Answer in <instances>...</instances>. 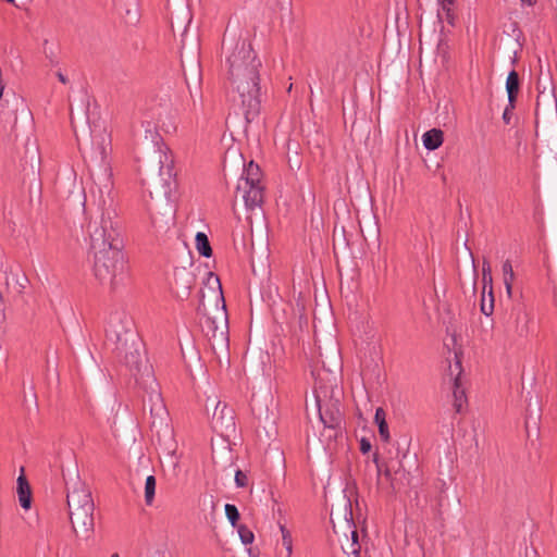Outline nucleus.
I'll return each mask as SVG.
<instances>
[{"instance_id": "11", "label": "nucleus", "mask_w": 557, "mask_h": 557, "mask_svg": "<svg viewBox=\"0 0 557 557\" xmlns=\"http://www.w3.org/2000/svg\"><path fill=\"white\" fill-rule=\"evenodd\" d=\"M226 407H223V409L220 411V414L218 416L216 412L214 413L213 421L214 425L222 430L228 431L234 430V420L231 411H227L225 414Z\"/></svg>"}, {"instance_id": "22", "label": "nucleus", "mask_w": 557, "mask_h": 557, "mask_svg": "<svg viewBox=\"0 0 557 557\" xmlns=\"http://www.w3.org/2000/svg\"><path fill=\"white\" fill-rule=\"evenodd\" d=\"M235 483H236L237 487H245L248 483V478H247L246 473H244L240 470H237L235 473Z\"/></svg>"}, {"instance_id": "28", "label": "nucleus", "mask_w": 557, "mask_h": 557, "mask_svg": "<svg viewBox=\"0 0 557 557\" xmlns=\"http://www.w3.org/2000/svg\"><path fill=\"white\" fill-rule=\"evenodd\" d=\"M57 75L61 83H63V84L67 83V78L61 72H59Z\"/></svg>"}, {"instance_id": "4", "label": "nucleus", "mask_w": 557, "mask_h": 557, "mask_svg": "<svg viewBox=\"0 0 557 557\" xmlns=\"http://www.w3.org/2000/svg\"><path fill=\"white\" fill-rule=\"evenodd\" d=\"M131 317L117 312L111 315L107 335L115 344L119 358L129 368L139 369L143 362L140 341L133 330Z\"/></svg>"}, {"instance_id": "8", "label": "nucleus", "mask_w": 557, "mask_h": 557, "mask_svg": "<svg viewBox=\"0 0 557 557\" xmlns=\"http://www.w3.org/2000/svg\"><path fill=\"white\" fill-rule=\"evenodd\" d=\"M150 389L151 391H150V395H149V400L151 403V407H150L151 414H153L154 417H158L162 420L163 417L166 414V410H165L163 400L161 398V394L158 391L157 386L156 387L151 386Z\"/></svg>"}, {"instance_id": "30", "label": "nucleus", "mask_w": 557, "mask_h": 557, "mask_svg": "<svg viewBox=\"0 0 557 557\" xmlns=\"http://www.w3.org/2000/svg\"><path fill=\"white\" fill-rule=\"evenodd\" d=\"M374 462L376 463L377 469L381 470V465L379 463L377 457L374 458Z\"/></svg>"}, {"instance_id": "18", "label": "nucleus", "mask_w": 557, "mask_h": 557, "mask_svg": "<svg viewBox=\"0 0 557 557\" xmlns=\"http://www.w3.org/2000/svg\"><path fill=\"white\" fill-rule=\"evenodd\" d=\"M225 515L228 521L233 527L236 525L237 521L239 520V512L235 505L226 504L225 505Z\"/></svg>"}, {"instance_id": "6", "label": "nucleus", "mask_w": 557, "mask_h": 557, "mask_svg": "<svg viewBox=\"0 0 557 557\" xmlns=\"http://www.w3.org/2000/svg\"><path fill=\"white\" fill-rule=\"evenodd\" d=\"M262 173L258 164L250 161L244 169L236 186V197H239L248 210L259 208L263 202Z\"/></svg>"}, {"instance_id": "27", "label": "nucleus", "mask_w": 557, "mask_h": 557, "mask_svg": "<svg viewBox=\"0 0 557 557\" xmlns=\"http://www.w3.org/2000/svg\"><path fill=\"white\" fill-rule=\"evenodd\" d=\"M171 190H172V189H171V186H170V184H168V185L165 186V188H164L163 196H164L165 198H169V197H170V194H171Z\"/></svg>"}, {"instance_id": "5", "label": "nucleus", "mask_w": 557, "mask_h": 557, "mask_svg": "<svg viewBox=\"0 0 557 557\" xmlns=\"http://www.w3.org/2000/svg\"><path fill=\"white\" fill-rule=\"evenodd\" d=\"M69 515L73 531L77 536L89 539L94 532L95 504L89 488L77 482L67 493Z\"/></svg>"}, {"instance_id": "23", "label": "nucleus", "mask_w": 557, "mask_h": 557, "mask_svg": "<svg viewBox=\"0 0 557 557\" xmlns=\"http://www.w3.org/2000/svg\"><path fill=\"white\" fill-rule=\"evenodd\" d=\"M482 275H483V282L484 284H491L492 283V273H491V267L487 261L483 262V269H482Z\"/></svg>"}, {"instance_id": "20", "label": "nucleus", "mask_w": 557, "mask_h": 557, "mask_svg": "<svg viewBox=\"0 0 557 557\" xmlns=\"http://www.w3.org/2000/svg\"><path fill=\"white\" fill-rule=\"evenodd\" d=\"M455 387H456L455 392H454L455 406L457 407V410H460L461 401L465 396V393L462 389H459V381L458 380L455 381Z\"/></svg>"}, {"instance_id": "10", "label": "nucleus", "mask_w": 557, "mask_h": 557, "mask_svg": "<svg viewBox=\"0 0 557 557\" xmlns=\"http://www.w3.org/2000/svg\"><path fill=\"white\" fill-rule=\"evenodd\" d=\"M17 494L21 506L25 509H29L32 503L30 487L23 475L17 479Z\"/></svg>"}, {"instance_id": "26", "label": "nucleus", "mask_w": 557, "mask_h": 557, "mask_svg": "<svg viewBox=\"0 0 557 557\" xmlns=\"http://www.w3.org/2000/svg\"><path fill=\"white\" fill-rule=\"evenodd\" d=\"M360 450L363 453V454H367L371 450V444L369 441L362 438L361 442H360Z\"/></svg>"}, {"instance_id": "9", "label": "nucleus", "mask_w": 557, "mask_h": 557, "mask_svg": "<svg viewBox=\"0 0 557 557\" xmlns=\"http://www.w3.org/2000/svg\"><path fill=\"white\" fill-rule=\"evenodd\" d=\"M444 134L438 128H432L423 134L422 143L428 150H435L442 146Z\"/></svg>"}, {"instance_id": "17", "label": "nucleus", "mask_w": 557, "mask_h": 557, "mask_svg": "<svg viewBox=\"0 0 557 557\" xmlns=\"http://www.w3.org/2000/svg\"><path fill=\"white\" fill-rule=\"evenodd\" d=\"M281 532H282V545L284 546V548L286 549V553H287L286 557H292V554H293L292 535H290L289 531L283 525L281 527Z\"/></svg>"}, {"instance_id": "34", "label": "nucleus", "mask_w": 557, "mask_h": 557, "mask_svg": "<svg viewBox=\"0 0 557 557\" xmlns=\"http://www.w3.org/2000/svg\"><path fill=\"white\" fill-rule=\"evenodd\" d=\"M8 2L14 3V0H7Z\"/></svg>"}, {"instance_id": "25", "label": "nucleus", "mask_w": 557, "mask_h": 557, "mask_svg": "<svg viewBox=\"0 0 557 557\" xmlns=\"http://www.w3.org/2000/svg\"><path fill=\"white\" fill-rule=\"evenodd\" d=\"M351 539H352V542L350 544V552L352 554H357L358 553V546H357V539H358V535H357V532L356 531H352L351 532Z\"/></svg>"}, {"instance_id": "21", "label": "nucleus", "mask_w": 557, "mask_h": 557, "mask_svg": "<svg viewBox=\"0 0 557 557\" xmlns=\"http://www.w3.org/2000/svg\"><path fill=\"white\" fill-rule=\"evenodd\" d=\"M377 428L381 440L385 443H388L391 441V434L388 431L387 422L381 423L380 425H377Z\"/></svg>"}, {"instance_id": "3", "label": "nucleus", "mask_w": 557, "mask_h": 557, "mask_svg": "<svg viewBox=\"0 0 557 557\" xmlns=\"http://www.w3.org/2000/svg\"><path fill=\"white\" fill-rule=\"evenodd\" d=\"M206 287L208 293L202 290L197 313L201 315L206 335L220 344H225L228 321L220 278L211 272L208 273Z\"/></svg>"}, {"instance_id": "2", "label": "nucleus", "mask_w": 557, "mask_h": 557, "mask_svg": "<svg viewBox=\"0 0 557 557\" xmlns=\"http://www.w3.org/2000/svg\"><path fill=\"white\" fill-rule=\"evenodd\" d=\"M231 79L239 97V103L247 122L259 114L258 67L260 62L249 45L243 42L227 59Z\"/></svg>"}, {"instance_id": "13", "label": "nucleus", "mask_w": 557, "mask_h": 557, "mask_svg": "<svg viewBox=\"0 0 557 557\" xmlns=\"http://www.w3.org/2000/svg\"><path fill=\"white\" fill-rule=\"evenodd\" d=\"M503 281L506 287L508 297L512 296V283L515 281V272L509 260H506L502 267Z\"/></svg>"}, {"instance_id": "29", "label": "nucleus", "mask_w": 557, "mask_h": 557, "mask_svg": "<svg viewBox=\"0 0 557 557\" xmlns=\"http://www.w3.org/2000/svg\"><path fill=\"white\" fill-rule=\"evenodd\" d=\"M521 2L528 5H532L535 2V0H521Z\"/></svg>"}, {"instance_id": "19", "label": "nucleus", "mask_w": 557, "mask_h": 557, "mask_svg": "<svg viewBox=\"0 0 557 557\" xmlns=\"http://www.w3.org/2000/svg\"><path fill=\"white\" fill-rule=\"evenodd\" d=\"M238 534L244 544H251L253 542V533L245 525L238 527Z\"/></svg>"}, {"instance_id": "33", "label": "nucleus", "mask_w": 557, "mask_h": 557, "mask_svg": "<svg viewBox=\"0 0 557 557\" xmlns=\"http://www.w3.org/2000/svg\"><path fill=\"white\" fill-rule=\"evenodd\" d=\"M111 557H119V555L117 554H112Z\"/></svg>"}, {"instance_id": "24", "label": "nucleus", "mask_w": 557, "mask_h": 557, "mask_svg": "<svg viewBox=\"0 0 557 557\" xmlns=\"http://www.w3.org/2000/svg\"><path fill=\"white\" fill-rule=\"evenodd\" d=\"M385 411L383 408L379 407L376 408L375 410V416H374V421L377 425H380L381 423H385L386 422V419H385Z\"/></svg>"}, {"instance_id": "15", "label": "nucleus", "mask_w": 557, "mask_h": 557, "mask_svg": "<svg viewBox=\"0 0 557 557\" xmlns=\"http://www.w3.org/2000/svg\"><path fill=\"white\" fill-rule=\"evenodd\" d=\"M156 494V478L148 475L145 482V500L147 505H151Z\"/></svg>"}, {"instance_id": "31", "label": "nucleus", "mask_w": 557, "mask_h": 557, "mask_svg": "<svg viewBox=\"0 0 557 557\" xmlns=\"http://www.w3.org/2000/svg\"><path fill=\"white\" fill-rule=\"evenodd\" d=\"M385 475H387V476L389 475V470L388 469L385 470Z\"/></svg>"}, {"instance_id": "14", "label": "nucleus", "mask_w": 557, "mask_h": 557, "mask_svg": "<svg viewBox=\"0 0 557 557\" xmlns=\"http://www.w3.org/2000/svg\"><path fill=\"white\" fill-rule=\"evenodd\" d=\"M196 249L203 257H210L212 255V249L208 237L205 233L198 232L195 238Z\"/></svg>"}, {"instance_id": "12", "label": "nucleus", "mask_w": 557, "mask_h": 557, "mask_svg": "<svg viewBox=\"0 0 557 557\" xmlns=\"http://www.w3.org/2000/svg\"><path fill=\"white\" fill-rule=\"evenodd\" d=\"M506 90L508 94L509 102L512 104L515 102L516 96L519 91V76L516 71H511L506 81Z\"/></svg>"}, {"instance_id": "16", "label": "nucleus", "mask_w": 557, "mask_h": 557, "mask_svg": "<svg viewBox=\"0 0 557 557\" xmlns=\"http://www.w3.org/2000/svg\"><path fill=\"white\" fill-rule=\"evenodd\" d=\"M441 10L438 11V17L445 18L448 23H453L451 5L454 0H438Z\"/></svg>"}, {"instance_id": "1", "label": "nucleus", "mask_w": 557, "mask_h": 557, "mask_svg": "<svg viewBox=\"0 0 557 557\" xmlns=\"http://www.w3.org/2000/svg\"><path fill=\"white\" fill-rule=\"evenodd\" d=\"M110 152L106 136H101L96 147L95 166L90 175L89 187L91 202L97 207L98 215L87 225L89 255L92 259V271L96 278L106 286L114 288L120 283L124 269V256L121 250L116 230L115 197L113 172L108 160Z\"/></svg>"}, {"instance_id": "32", "label": "nucleus", "mask_w": 557, "mask_h": 557, "mask_svg": "<svg viewBox=\"0 0 557 557\" xmlns=\"http://www.w3.org/2000/svg\"><path fill=\"white\" fill-rule=\"evenodd\" d=\"M504 119H508L507 112L504 113Z\"/></svg>"}, {"instance_id": "7", "label": "nucleus", "mask_w": 557, "mask_h": 557, "mask_svg": "<svg viewBox=\"0 0 557 557\" xmlns=\"http://www.w3.org/2000/svg\"><path fill=\"white\" fill-rule=\"evenodd\" d=\"M196 277L193 272L182 269L175 273L176 295L181 299L188 298Z\"/></svg>"}]
</instances>
